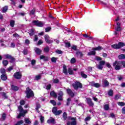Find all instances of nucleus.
I'll return each instance as SVG.
<instances>
[{
	"instance_id": "nucleus-16",
	"label": "nucleus",
	"mask_w": 125,
	"mask_h": 125,
	"mask_svg": "<svg viewBox=\"0 0 125 125\" xmlns=\"http://www.w3.org/2000/svg\"><path fill=\"white\" fill-rule=\"evenodd\" d=\"M63 73L65 75H68V70H67V66L63 65Z\"/></svg>"
},
{
	"instance_id": "nucleus-41",
	"label": "nucleus",
	"mask_w": 125,
	"mask_h": 125,
	"mask_svg": "<svg viewBox=\"0 0 125 125\" xmlns=\"http://www.w3.org/2000/svg\"><path fill=\"white\" fill-rule=\"evenodd\" d=\"M104 86H108L109 85V82L107 80L104 81Z\"/></svg>"
},
{
	"instance_id": "nucleus-2",
	"label": "nucleus",
	"mask_w": 125,
	"mask_h": 125,
	"mask_svg": "<svg viewBox=\"0 0 125 125\" xmlns=\"http://www.w3.org/2000/svg\"><path fill=\"white\" fill-rule=\"evenodd\" d=\"M96 60L97 61H100L99 65L97 66V69H99V70H103V66L106 64L105 61H102V58L98 56L96 57Z\"/></svg>"
},
{
	"instance_id": "nucleus-64",
	"label": "nucleus",
	"mask_w": 125,
	"mask_h": 125,
	"mask_svg": "<svg viewBox=\"0 0 125 125\" xmlns=\"http://www.w3.org/2000/svg\"><path fill=\"white\" fill-rule=\"evenodd\" d=\"M77 125V122L76 121H73L71 122V125Z\"/></svg>"
},
{
	"instance_id": "nucleus-5",
	"label": "nucleus",
	"mask_w": 125,
	"mask_h": 125,
	"mask_svg": "<svg viewBox=\"0 0 125 125\" xmlns=\"http://www.w3.org/2000/svg\"><path fill=\"white\" fill-rule=\"evenodd\" d=\"M124 46H125V43L123 42H119L118 43L111 45L112 48L114 49H120L121 47H124Z\"/></svg>"
},
{
	"instance_id": "nucleus-55",
	"label": "nucleus",
	"mask_w": 125,
	"mask_h": 125,
	"mask_svg": "<svg viewBox=\"0 0 125 125\" xmlns=\"http://www.w3.org/2000/svg\"><path fill=\"white\" fill-rule=\"evenodd\" d=\"M89 120H91V117L90 116H87L85 118L84 121L85 122H88Z\"/></svg>"
},
{
	"instance_id": "nucleus-23",
	"label": "nucleus",
	"mask_w": 125,
	"mask_h": 125,
	"mask_svg": "<svg viewBox=\"0 0 125 125\" xmlns=\"http://www.w3.org/2000/svg\"><path fill=\"white\" fill-rule=\"evenodd\" d=\"M0 72L2 75H5L6 74V71H5V69L3 68H1L0 69Z\"/></svg>"
},
{
	"instance_id": "nucleus-38",
	"label": "nucleus",
	"mask_w": 125,
	"mask_h": 125,
	"mask_svg": "<svg viewBox=\"0 0 125 125\" xmlns=\"http://www.w3.org/2000/svg\"><path fill=\"white\" fill-rule=\"evenodd\" d=\"M42 79V76L41 75H37L35 76V79L36 81H39V80H41Z\"/></svg>"
},
{
	"instance_id": "nucleus-32",
	"label": "nucleus",
	"mask_w": 125,
	"mask_h": 125,
	"mask_svg": "<svg viewBox=\"0 0 125 125\" xmlns=\"http://www.w3.org/2000/svg\"><path fill=\"white\" fill-rule=\"evenodd\" d=\"M41 104H36V108L35 109L36 110V111H37V112H38V113L40 112V111H39V109L41 108Z\"/></svg>"
},
{
	"instance_id": "nucleus-48",
	"label": "nucleus",
	"mask_w": 125,
	"mask_h": 125,
	"mask_svg": "<svg viewBox=\"0 0 125 125\" xmlns=\"http://www.w3.org/2000/svg\"><path fill=\"white\" fill-rule=\"evenodd\" d=\"M2 96L3 97H4V99H7V98H8V97H7V96H6V93L3 92L2 94Z\"/></svg>"
},
{
	"instance_id": "nucleus-33",
	"label": "nucleus",
	"mask_w": 125,
	"mask_h": 125,
	"mask_svg": "<svg viewBox=\"0 0 125 125\" xmlns=\"http://www.w3.org/2000/svg\"><path fill=\"white\" fill-rule=\"evenodd\" d=\"M72 101V99H71V98H68L67 99V102H66V106H69V105H70V102Z\"/></svg>"
},
{
	"instance_id": "nucleus-22",
	"label": "nucleus",
	"mask_w": 125,
	"mask_h": 125,
	"mask_svg": "<svg viewBox=\"0 0 125 125\" xmlns=\"http://www.w3.org/2000/svg\"><path fill=\"white\" fill-rule=\"evenodd\" d=\"M47 124H55V120L54 119H49L47 121Z\"/></svg>"
},
{
	"instance_id": "nucleus-54",
	"label": "nucleus",
	"mask_w": 125,
	"mask_h": 125,
	"mask_svg": "<svg viewBox=\"0 0 125 125\" xmlns=\"http://www.w3.org/2000/svg\"><path fill=\"white\" fill-rule=\"evenodd\" d=\"M58 95H59V96H62L63 97V95H64V93L63 92V91L61 90L59 92Z\"/></svg>"
},
{
	"instance_id": "nucleus-42",
	"label": "nucleus",
	"mask_w": 125,
	"mask_h": 125,
	"mask_svg": "<svg viewBox=\"0 0 125 125\" xmlns=\"http://www.w3.org/2000/svg\"><path fill=\"white\" fill-rule=\"evenodd\" d=\"M109 108L110 107H109V104H106L104 106V110H105V111H108V110H109Z\"/></svg>"
},
{
	"instance_id": "nucleus-20",
	"label": "nucleus",
	"mask_w": 125,
	"mask_h": 125,
	"mask_svg": "<svg viewBox=\"0 0 125 125\" xmlns=\"http://www.w3.org/2000/svg\"><path fill=\"white\" fill-rule=\"evenodd\" d=\"M118 59L120 60H123L125 59V54H121L118 56Z\"/></svg>"
},
{
	"instance_id": "nucleus-51",
	"label": "nucleus",
	"mask_w": 125,
	"mask_h": 125,
	"mask_svg": "<svg viewBox=\"0 0 125 125\" xmlns=\"http://www.w3.org/2000/svg\"><path fill=\"white\" fill-rule=\"evenodd\" d=\"M118 104L119 105V106H125V103L123 102H120L118 103Z\"/></svg>"
},
{
	"instance_id": "nucleus-49",
	"label": "nucleus",
	"mask_w": 125,
	"mask_h": 125,
	"mask_svg": "<svg viewBox=\"0 0 125 125\" xmlns=\"http://www.w3.org/2000/svg\"><path fill=\"white\" fill-rule=\"evenodd\" d=\"M5 57L6 59H10L12 57V56L9 54H7L5 56Z\"/></svg>"
},
{
	"instance_id": "nucleus-36",
	"label": "nucleus",
	"mask_w": 125,
	"mask_h": 125,
	"mask_svg": "<svg viewBox=\"0 0 125 125\" xmlns=\"http://www.w3.org/2000/svg\"><path fill=\"white\" fill-rule=\"evenodd\" d=\"M10 59V63H13L16 61V59H15V58L13 57V56H12V57Z\"/></svg>"
},
{
	"instance_id": "nucleus-31",
	"label": "nucleus",
	"mask_w": 125,
	"mask_h": 125,
	"mask_svg": "<svg viewBox=\"0 0 125 125\" xmlns=\"http://www.w3.org/2000/svg\"><path fill=\"white\" fill-rule=\"evenodd\" d=\"M8 9V7L7 6H5L2 8V12L4 13L7 11Z\"/></svg>"
},
{
	"instance_id": "nucleus-57",
	"label": "nucleus",
	"mask_w": 125,
	"mask_h": 125,
	"mask_svg": "<svg viewBox=\"0 0 125 125\" xmlns=\"http://www.w3.org/2000/svg\"><path fill=\"white\" fill-rule=\"evenodd\" d=\"M94 87H96L97 88H98V87H100V84L98 83H95Z\"/></svg>"
},
{
	"instance_id": "nucleus-10",
	"label": "nucleus",
	"mask_w": 125,
	"mask_h": 125,
	"mask_svg": "<svg viewBox=\"0 0 125 125\" xmlns=\"http://www.w3.org/2000/svg\"><path fill=\"white\" fill-rule=\"evenodd\" d=\"M66 93H67V94L69 95V96H70L71 98H73V97H75V93H74V92H73L72 89L70 88H67L66 89Z\"/></svg>"
},
{
	"instance_id": "nucleus-59",
	"label": "nucleus",
	"mask_w": 125,
	"mask_h": 125,
	"mask_svg": "<svg viewBox=\"0 0 125 125\" xmlns=\"http://www.w3.org/2000/svg\"><path fill=\"white\" fill-rule=\"evenodd\" d=\"M23 54L24 55H27V54H28V50L27 49L23 50Z\"/></svg>"
},
{
	"instance_id": "nucleus-39",
	"label": "nucleus",
	"mask_w": 125,
	"mask_h": 125,
	"mask_svg": "<svg viewBox=\"0 0 125 125\" xmlns=\"http://www.w3.org/2000/svg\"><path fill=\"white\" fill-rule=\"evenodd\" d=\"M51 84H48L46 86V89H47V90H50V89H51Z\"/></svg>"
},
{
	"instance_id": "nucleus-13",
	"label": "nucleus",
	"mask_w": 125,
	"mask_h": 125,
	"mask_svg": "<svg viewBox=\"0 0 125 125\" xmlns=\"http://www.w3.org/2000/svg\"><path fill=\"white\" fill-rule=\"evenodd\" d=\"M34 50L38 55H41L42 54V51L38 47H35Z\"/></svg>"
},
{
	"instance_id": "nucleus-1",
	"label": "nucleus",
	"mask_w": 125,
	"mask_h": 125,
	"mask_svg": "<svg viewBox=\"0 0 125 125\" xmlns=\"http://www.w3.org/2000/svg\"><path fill=\"white\" fill-rule=\"evenodd\" d=\"M122 65L123 66V68H125V61H123L121 62H118L117 61H116L114 62L113 63L112 65L114 67L116 71H119V70H121L122 69Z\"/></svg>"
},
{
	"instance_id": "nucleus-18",
	"label": "nucleus",
	"mask_w": 125,
	"mask_h": 125,
	"mask_svg": "<svg viewBox=\"0 0 125 125\" xmlns=\"http://www.w3.org/2000/svg\"><path fill=\"white\" fill-rule=\"evenodd\" d=\"M93 49L95 51H100V50H102L103 49V47L101 46H98V47H95Z\"/></svg>"
},
{
	"instance_id": "nucleus-60",
	"label": "nucleus",
	"mask_w": 125,
	"mask_h": 125,
	"mask_svg": "<svg viewBox=\"0 0 125 125\" xmlns=\"http://www.w3.org/2000/svg\"><path fill=\"white\" fill-rule=\"evenodd\" d=\"M63 97L61 96H58V100H59V101H62V100H63Z\"/></svg>"
},
{
	"instance_id": "nucleus-52",
	"label": "nucleus",
	"mask_w": 125,
	"mask_h": 125,
	"mask_svg": "<svg viewBox=\"0 0 125 125\" xmlns=\"http://www.w3.org/2000/svg\"><path fill=\"white\" fill-rule=\"evenodd\" d=\"M25 103H26V102L24 100H21L20 102L21 106H22L23 105H25Z\"/></svg>"
},
{
	"instance_id": "nucleus-45",
	"label": "nucleus",
	"mask_w": 125,
	"mask_h": 125,
	"mask_svg": "<svg viewBox=\"0 0 125 125\" xmlns=\"http://www.w3.org/2000/svg\"><path fill=\"white\" fill-rule=\"evenodd\" d=\"M59 82H60L59 79L57 78L54 79L53 81V83H58Z\"/></svg>"
},
{
	"instance_id": "nucleus-43",
	"label": "nucleus",
	"mask_w": 125,
	"mask_h": 125,
	"mask_svg": "<svg viewBox=\"0 0 125 125\" xmlns=\"http://www.w3.org/2000/svg\"><path fill=\"white\" fill-rule=\"evenodd\" d=\"M40 121H41V124L43 123L44 122V117H43L42 116H40Z\"/></svg>"
},
{
	"instance_id": "nucleus-17",
	"label": "nucleus",
	"mask_w": 125,
	"mask_h": 125,
	"mask_svg": "<svg viewBox=\"0 0 125 125\" xmlns=\"http://www.w3.org/2000/svg\"><path fill=\"white\" fill-rule=\"evenodd\" d=\"M50 95L52 97H57V94H56V93H55V92H54V91H51L50 92Z\"/></svg>"
},
{
	"instance_id": "nucleus-63",
	"label": "nucleus",
	"mask_w": 125,
	"mask_h": 125,
	"mask_svg": "<svg viewBox=\"0 0 125 125\" xmlns=\"http://www.w3.org/2000/svg\"><path fill=\"white\" fill-rule=\"evenodd\" d=\"M72 49L73 50H77V46L76 45H73L71 47Z\"/></svg>"
},
{
	"instance_id": "nucleus-11",
	"label": "nucleus",
	"mask_w": 125,
	"mask_h": 125,
	"mask_svg": "<svg viewBox=\"0 0 125 125\" xmlns=\"http://www.w3.org/2000/svg\"><path fill=\"white\" fill-rule=\"evenodd\" d=\"M86 103L90 107H93L94 104L92 102V100L90 98H86Z\"/></svg>"
},
{
	"instance_id": "nucleus-28",
	"label": "nucleus",
	"mask_w": 125,
	"mask_h": 125,
	"mask_svg": "<svg viewBox=\"0 0 125 125\" xmlns=\"http://www.w3.org/2000/svg\"><path fill=\"white\" fill-rule=\"evenodd\" d=\"M68 72L69 75H73L74 74V71H73V69L71 68H68Z\"/></svg>"
},
{
	"instance_id": "nucleus-40",
	"label": "nucleus",
	"mask_w": 125,
	"mask_h": 125,
	"mask_svg": "<svg viewBox=\"0 0 125 125\" xmlns=\"http://www.w3.org/2000/svg\"><path fill=\"white\" fill-rule=\"evenodd\" d=\"M65 47H71V43L68 42L65 43Z\"/></svg>"
},
{
	"instance_id": "nucleus-15",
	"label": "nucleus",
	"mask_w": 125,
	"mask_h": 125,
	"mask_svg": "<svg viewBox=\"0 0 125 125\" xmlns=\"http://www.w3.org/2000/svg\"><path fill=\"white\" fill-rule=\"evenodd\" d=\"M11 88L12 90L14 91H18V90L19 89V87L17 86H15L14 85H11Z\"/></svg>"
},
{
	"instance_id": "nucleus-56",
	"label": "nucleus",
	"mask_w": 125,
	"mask_h": 125,
	"mask_svg": "<svg viewBox=\"0 0 125 125\" xmlns=\"http://www.w3.org/2000/svg\"><path fill=\"white\" fill-rule=\"evenodd\" d=\"M13 69V66H10L7 68L8 72H11L12 70Z\"/></svg>"
},
{
	"instance_id": "nucleus-62",
	"label": "nucleus",
	"mask_w": 125,
	"mask_h": 125,
	"mask_svg": "<svg viewBox=\"0 0 125 125\" xmlns=\"http://www.w3.org/2000/svg\"><path fill=\"white\" fill-rule=\"evenodd\" d=\"M114 99H115V100H118V99H120V95H116L115 96Z\"/></svg>"
},
{
	"instance_id": "nucleus-30",
	"label": "nucleus",
	"mask_w": 125,
	"mask_h": 125,
	"mask_svg": "<svg viewBox=\"0 0 125 125\" xmlns=\"http://www.w3.org/2000/svg\"><path fill=\"white\" fill-rule=\"evenodd\" d=\"M81 77H82L83 79H86V78H87V75L84 74V73H83V71L81 72Z\"/></svg>"
},
{
	"instance_id": "nucleus-26",
	"label": "nucleus",
	"mask_w": 125,
	"mask_h": 125,
	"mask_svg": "<svg viewBox=\"0 0 125 125\" xmlns=\"http://www.w3.org/2000/svg\"><path fill=\"white\" fill-rule=\"evenodd\" d=\"M95 54H96V52H95V51H92L91 52H89L87 55L90 56L91 55H95Z\"/></svg>"
},
{
	"instance_id": "nucleus-58",
	"label": "nucleus",
	"mask_w": 125,
	"mask_h": 125,
	"mask_svg": "<svg viewBox=\"0 0 125 125\" xmlns=\"http://www.w3.org/2000/svg\"><path fill=\"white\" fill-rule=\"evenodd\" d=\"M56 53L58 54H62L63 53V51L60 50H57L56 51Z\"/></svg>"
},
{
	"instance_id": "nucleus-50",
	"label": "nucleus",
	"mask_w": 125,
	"mask_h": 125,
	"mask_svg": "<svg viewBox=\"0 0 125 125\" xmlns=\"http://www.w3.org/2000/svg\"><path fill=\"white\" fill-rule=\"evenodd\" d=\"M17 124L18 125H21L24 124V121L23 120H20L19 121H18Z\"/></svg>"
},
{
	"instance_id": "nucleus-25",
	"label": "nucleus",
	"mask_w": 125,
	"mask_h": 125,
	"mask_svg": "<svg viewBox=\"0 0 125 125\" xmlns=\"http://www.w3.org/2000/svg\"><path fill=\"white\" fill-rule=\"evenodd\" d=\"M6 119V114L5 113H3L0 119V121H5Z\"/></svg>"
},
{
	"instance_id": "nucleus-19",
	"label": "nucleus",
	"mask_w": 125,
	"mask_h": 125,
	"mask_svg": "<svg viewBox=\"0 0 125 125\" xmlns=\"http://www.w3.org/2000/svg\"><path fill=\"white\" fill-rule=\"evenodd\" d=\"M40 59H43V61H48V57H45L43 55H42L40 56Z\"/></svg>"
},
{
	"instance_id": "nucleus-37",
	"label": "nucleus",
	"mask_w": 125,
	"mask_h": 125,
	"mask_svg": "<svg viewBox=\"0 0 125 125\" xmlns=\"http://www.w3.org/2000/svg\"><path fill=\"white\" fill-rule=\"evenodd\" d=\"M15 24V21L13 20H12L10 21V25L11 26V27H14V25Z\"/></svg>"
},
{
	"instance_id": "nucleus-7",
	"label": "nucleus",
	"mask_w": 125,
	"mask_h": 125,
	"mask_svg": "<svg viewBox=\"0 0 125 125\" xmlns=\"http://www.w3.org/2000/svg\"><path fill=\"white\" fill-rule=\"evenodd\" d=\"M52 112L55 116H59L62 114V110H57V107L54 106L52 109Z\"/></svg>"
},
{
	"instance_id": "nucleus-29",
	"label": "nucleus",
	"mask_w": 125,
	"mask_h": 125,
	"mask_svg": "<svg viewBox=\"0 0 125 125\" xmlns=\"http://www.w3.org/2000/svg\"><path fill=\"white\" fill-rule=\"evenodd\" d=\"M67 113H66V112H63L62 114V118L64 121H66L67 120Z\"/></svg>"
},
{
	"instance_id": "nucleus-8",
	"label": "nucleus",
	"mask_w": 125,
	"mask_h": 125,
	"mask_svg": "<svg viewBox=\"0 0 125 125\" xmlns=\"http://www.w3.org/2000/svg\"><path fill=\"white\" fill-rule=\"evenodd\" d=\"M32 24L37 26V27H43L44 22L39 21H32Z\"/></svg>"
},
{
	"instance_id": "nucleus-9",
	"label": "nucleus",
	"mask_w": 125,
	"mask_h": 125,
	"mask_svg": "<svg viewBox=\"0 0 125 125\" xmlns=\"http://www.w3.org/2000/svg\"><path fill=\"white\" fill-rule=\"evenodd\" d=\"M13 76L16 80H20L22 78V74H21V72H16L14 74Z\"/></svg>"
},
{
	"instance_id": "nucleus-34",
	"label": "nucleus",
	"mask_w": 125,
	"mask_h": 125,
	"mask_svg": "<svg viewBox=\"0 0 125 125\" xmlns=\"http://www.w3.org/2000/svg\"><path fill=\"white\" fill-rule=\"evenodd\" d=\"M51 62H52L53 63H56V61H57V59L54 57H53L51 59Z\"/></svg>"
},
{
	"instance_id": "nucleus-35",
	"label": "nucleus",
	"mask_w": 125,
	"mask_h": 125,
	"mask_svg": "<svg viewBox=\"0 0 125 125\" xmlns=\"http://www.w3.org/2000/svg\"><path fill=\"white\" fill-rule=\"evenodd\" d=\"M24 122H25V124H27V125L31 124V121H30V120H29V119H28V118H25L24 119Z\"/></svg>"
},
{
	"instance_id": "nucleus-21",
	"label": "nucleus",
	"mask_w": 125,
	"mask_h": 125,
	"mask_svg": "<svg viewBox=\"0 0 125 125\" xmlns=\"http://www.w3.org/2000/svg\"><path fill=\"white\" fill-rule=\"evenodd\" d=\"M2 64H3V66H4V67H6V66H7L8 65V61L5 60H3L2 62Z\"/></svg>"
},
{
	"instance_id": "nucleus-61",
	"label": "nucleus",
	"mask_w": 125,
	"mask_h": 125,
	"mask_svg": "<svg viewBox=\"0 0 125 125\" xmlns=\"http://www.w3.org/2000/svg\"><path fill=\"white\" fill-rule=\"evenodd\" d=\"M36 60H32L31 61V64L32 65V66H35V64H36Z\"/></svg>"
},
{
	"instance_id": "nucleus-27",
	"label": "nucleus",
	"mask_w": 125,
	"mask_h": 125,
	"mask_svg": "<svg viewBox=\"0 0 125 125\" xmlns=\"http://www.w3.org/2000/svg\"><path fill=\"white\" fill-rule=\"evenodd\" d=\"M76 55H77V56H80V57L82 58V57L83 56V54L82 52L78 51L76 52Z\"/></svg>"
},
{
	"instance_id": "nucleus-14",
	"label": "nucleus",
	"mask_w": 125,
	"mask_h": 125,
	"mask_svg": "<svg viewBox=\"0 0 125 125\" xmlns=\"http://www.w3.org/2000/svg\"><path fill=\"white\" fill-rule=\"evenodd\" d=\"M0 79L2 81L5 82L7 80V74H2L0 76Z\"/></svg>"
},
{
	"instance_id": "nucleus-46",
	"label": "nucleus",
	"mask_w": 125,
	"mask_h": 125,
	"mask_svg": "<svg viewBox=\"0 0 125 125\" xmlns=\"http://www.w3.org/2000/svg\"><path fill=\"white\" fill-rule=\"evenodd\" d=\"M76 61V59L75 58H72L70 61V62L71 64H75Z\"/></svg>"
},
{
	"instance_id": "nucleus-44",
	"label": "nucleus",
	"mask_w": 125,
	"mask_h": 125,
	"mask_svg": "<svg viewBox=\"0 0 125 125\" xmlns=\"http://www.w3.org/2000/svg\"><path fill=\"white\" fill-rule=\"evenodd\" d=\"M50 103L53 105V106H56V102L53 100L50 101Z\"/></svg>"
},
{
	"instance_id": "nucleus-12",
	"label": "nucleus",
	"mask_w": 125,
	"mask_h": 125,
	"mask_svg": "<svg viewBox=\"0 0 125 125\" xmlns=\"http://www.w3.org/2000/svg\"><path fill=\"white\" fill-rule=\"evenodd\" d=\"M44 39L47 43H51L52 41L49 40V36L48 35H45L44 36Z\"/></svg>"
},
{
	"instance_id": "nucleus-24",
	"label": "nucleus",
	"mask_w": 125,
	"mask_h": 125,
	"mask_svg": "<svg viewBox=\"0 0 125 125\" xmlns=\"http://www.w3.org/2000/svg\"><path fill=\"white\" fill-rule=\"evenodd\" d=\"M108 95L109 96H113V95H114V91L112 89H110L108 92Z\"/></svg>"
},
{
	"instance_id": "nucleus-4",
	"label": "nucleus",
	"mask_w": 125,
	"mask_h": 125,
	"mask_svg": "<svg viewBox=\"0 0 125 125\" xmlns=\"http://www.w3.org/2000/svg\"><path fill=\"white\" fill-rule=\"evenodd\" d=\"M18 108L19 112H20L19 114L18 115L17 118L20 119L21 117H25V115L27 114V110H24V109H23V107L21 105H19Z\"/></svg>"
},
{
	"instance_id": "nucleus-47",
	"label": "nucleus",
	"mask_w": 125,
	"mask_h": 125,
	"mask_svg": "<svg viewBox=\"0 0 125 125\" xmlns=\"http://www.w3.org/2000/svg\"><path fill=\"white\" fill-rule=\"evenodd\" d=\"M44 51L45 52H49V47L48 46H46V47L44 48Z\"/></svg>"
},
{
	"instance_id": "nucleus-53",
	"label": "nucleus",
	"mask_w": 125,
	"mask_h": 125,
	"mask_svg": "<svg viewBox=\"0 0 125 125\" xmlns=\"http://www.w3.org/2000/svg\"><path fill=\"white\" fill-rule=\"evenodd\" d=\"M116 31H117V32H121V31H122V27H121V26H118L116 28Z\"/></svg>"
},
{
	"instance_id": "nucleus-6",
	"label": "nucleus",
	"mask_w": 125,
	"mask_h": 125,
	"mask_svg": "<svg viewBox=\"0 0 125 125\" xmlns=\"http://www.w3.org/2000/svg\"><path fill=\"white\" fill-rule=\"evenodd\" d=\"M72 86L75 90H78L79 88H83V84L79 82H76L72 84Z\"/></svg>"
},
{
	"instance_id": "nucleus-3",
	"label": "nucleus",
	"mask_w": 125,
	"mask_h": 125,
	"mask_svg": "<svg viewBox=\"0 0 125 125\" xmlns=\"http://www.w3.org/2000/svg\"><path fill=\"white\" fill-rule=\"evenodd\" d=\"M25 93L26 95V97H27L28 99H29V98H32L35 96L34 91H33V90H32V89H31V88H30L29 87H27L26 88Z\"/></svg>"
}]
</instances>
